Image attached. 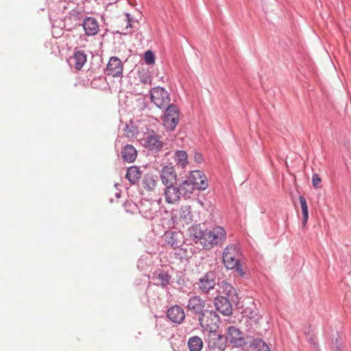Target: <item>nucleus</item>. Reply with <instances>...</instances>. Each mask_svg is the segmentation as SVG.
Wrapping results in <instances>:
<instances>
[{
  "label": "nucleus",
  "instance_id": "1",
  "mask_svg": "<svg viewBox=\"0 0 351 351\" xmlns=\"http://www.w3.org/2000/svg\"><path fill=\"white\" fill-rule=\"evenodd\" d=\"M188 232L193 243L201 245L206 250H210L215 245H221L226 239V232L221 226L208 229L200 224H193L189 228Z\"/></svg>",
  "mask_w": 351,
  "mask_h": 351
},
{
  "label": "nucleus",
  "instance_id": "2",
  "mask_svg": "<svg viewBox=\"0 0 351 351\" xmlns=\"http://www.w3.org/2000/svg\"><path fill=\"white\" fill-rule=\"evenodd\" d=\"M243 258V254L239 243L228 244L223 249L222 262L224 267L228 270L234 269L242 277L245 275Z\"/></svg>",
  "mask_w": 351,
  "mask_h": 351
},
{
  "label": "nucleus",
  "instance_id": "3",
  "mask_svg": "<svg viewBox=\"0 0 351 351\" xmlns=\"http://www.w3.org/2000/svg\"><path fill=\"white\" fill-rule=\"evenodd\" d=\"M161 136L155 131L151 130L144 134L141 139L143 146L151 154H155L162 150L165 143L161 141Z\"/></svg>",
  "mask_w": 351,
  "mask_h": 351
},
{
  "label": "nucleus",
  "instance_id": "4",
  "mask_svg": "<svg viewBox=\"0 0 351 351\" xmlns=\"http://www.w3.org/2000/svg\"><path fill=\"white\" fill-rule=\"evenodd\" d=\"M222 335L227 345L229 344L237 348L246 346V337H244L240 329L235 326H228Z\"/></svg>",
  "mask_w": 351,
  "mask_h": 351
},
{
  "label": "nucleus",
  "instance_id": "5",
  "mask_svg": "<svg viewBox=\"0 0 351 351\" xmlns=\"http://www.w3.org/2000/svg\"><path fill=\"white\" fill-rule=\"evenodd\" d=\"M185 308L190 316L197 319L208 308V305L200 295H194L189 298Z\"/></svg>",
  "mask_w": 351,
  "mask_h": 351
},
{
  "label": "nucleus",
  "instance_id": "6",
  "mask_svg": "<svg viewBox=\"0 0 351 351\" xmlns=\"http://www.w3.org/2000/svg\"><path fill=\"white\" fill-rule=\"evenodd\" d=\"M246 335V346L256 351H270L265 341L261 338L263 334L258 329L247 328Z\"/></svg>",
  "mask_w": 351,
  "mask_h": 351
},
{
  "label": "nucleus",
  "instance_id": "7",
  "mask_svg": "<svg viewBox=\"0 0 351 351\" xmlns=\"http://www.w3.org/2000/svg\"><path fill=\"white\" fill-rule=\"evenodd\" d=\"M217 274L215 271H208L206 272L196 282L197 289L201 293H208L210 291L215 289L216 285H218Z\"/></svg>",
  "mask_w": 351,
  "mask_h": 351
},
{
  "label": "nucleus",
  "instance_id": "8",
  "mask_svg": "<svg viewBox=\"0 0 351 351\" xmlns=\"http://www.w3.org/2000/svg\"><path fill=\"white\" fill-rule=\"evenodd\" d=\"M242 313L243 317L246 318L247 327L250 326L248 328L258 329L260 321L262 320L263 315L261 314L254 301H251L250 306L245 307L243 310Z\"/></svg>",
  "mask_w": 351,
  "mask_h": 351
},
{
  "label": "nucleus",
  "instance_id": "9",
  "mask_svg": "<svg viewBox=\"0 0 351 351\" xmlns=\"http://www.w3.org/2000/svg\"><path fill=\"white\" fill-rule=\"evenodd\" d=\"M199 325L204 330L210 332V333L215 332L217 324L219 322V317L218 314L213 310L208 308L205 312L197 318Z\"/></svg>",
  "mask_w": 351,
  "mask_h": 351
},
{
  "label": "nucleus",
  "instance_id": "10",
  "mask_svg": "<svg viewBox=\"0 0 351 351\" xmlns=\"http://www.w3.org/2000/svg\"><path fill=\"white\" fill-rule=\"evenodd\" d=\"M150 99L160 109H163L171 104L169 93L165 88L160 86H156L151 89Z\"/></svg>",
  "mask_w": 351,
  "mask_h": 351
},
{
  "label": "nucleus",
  "instance_id": "11",
  "mask_svg": "<svg viewBox=\"0 0 351 351\" xmlns=\"http://www.w3.org/2000/svg\"><path fill=\"white\" fill-rule=\"evenodd\" d=\"M162 121L164 125L169 130H173L178 123L179 110L176 105L171 104L163 109Z\"/></svg>",
  "mask_w": 351,
  "mask_h": 351
},
{
  "label": "nucleus",
  "instance_id": "12",
  "mask_svg": "<svg viewBox=\"0 0 351 351\" xmlns=\"http://www.w3.org/2000/svg\"><path fill=\"white\" fill-rule=\"evenodd\" d=\"M205 342L206 351H225L228 346L223 336L216 332L209 333Z\"/></svg>",
  "mask_w": 351,
  "mask_h": 351
},
{
  "label": "nucleus",
  "instance_id": "13",
  "mask_svg": "<svg viewBox=\"0 0 351 351\" xmlns=\"http://www.w3.org/2000/svg\"><path fill=\"white\" fill-rule=\"evenodd\" d=\"M149 278L155 286L165 289H168V286L170 285L171 280V276L168 273V271L162 269H156L152 273Z\"/></svg>",
  "mask_w": 351,
  "mask_h": 351
},
{
  "label": "nucleus",
  "instance_id": "14",
  "mask_svg": "<svg viewBox=\"0 0 351 351\" xmlns=\"http://www.w3.org/2000/svg\"><path fill=\"white\" fill-rule=\"evenodd\" d=\"M236 301L226 298L224 295H216L214 298V305L216 310L224 316H229L232 313V303Z\"/></svg>",
  "mask_w": 351,
  "mask_h": 351
},
{
  "label": "nucleus",
  "instance_id": "15",
  "mask_svg": "<svg viewBox=\"0 0 351 351\" xmlns=\"http://www.w3.org/2000/svg\"><path fill=\"white\" fill-rule=\"evenodd\" d=\"M160 178L164 186L177 184L179 180L175 167L173 166H163L160 171Z\"/></svg>",
  "mask_w": 351,
  "mask_h": 351
},
{
  "label": "nucleus",
  "instance_id": "16",
  "mask_svg": "<svg viewBox=\"0 0 351 351\" xmlns=\"http://www.w3.org/2000/svg\"><path fill=\"white\" fill-rule=\"evenodd\" d=\"M187 178L190 179L191 183H194L195 187L198 191H204L208 186L206 176L202 171H192Z\"/></svg>",
  "mask_w": 351,
  "mask_h": 351
},
{
  "label": "nucleus",
  "instance_id": "17",
  "mask_svg": "<svg viewBox=\"0 0 351 351\" xmlns=\"http://www.w3.org/2000/svg\"><path fill=\"white\" fill-rule=\"evenodd\" d=\"M165 243L176 250L184 243V236L180 231H169L164 234Z\"/></svg>",
  "mask_w": 351,
  "mask_h": 351
},
{
  "label": "nucleus",
  "instance_id": "18",
  "mask_svg": "<svg viewBox=\"0 0 351 351\" xmlns=\"http://www.w3.org/2000/svg\"><path fill=\"white\" fill-rule=\"evenodd\" d=\"M165 186L164 195L165 201L168 204H175L177 202L182 196L179 183L168 184Z\"/></svg>",
  "mask_w": 351,
  "mask_h": 351
},
{
  "label": "nucleus",
  "instance_id": "19",
  "mask_svg": "<svg viewBox=\"0 0 351 351\" xmlns=\"http://www.w3.org/2000/svg\"><path fill=\"white\" fill-rule=\"evenodd\" d=\"M123 73V63L117 56H112L110 58L106 69L107 75L112 77H120Z\"/></svg>",
  "mask_w": 351,
  "mask_h": 351
},
{
  "label": "nucleus",
  "instance_id": "20",
  "mask_svg": "<svg viewBox=\"0 0 351 351\" xmlns=\"http://www.w3.org/2000/svg\"><path fill=\"white\" fill-rule=\"evenodd\" d=\"M167 317L172 323L180 324L184 320L186 315L180 306L175 304L167 309Z\"/></svg>",
  "mask_w": 351,
  "mask_h": 351
},
{
  "label": "nucleus",
  "instance_id": "21",
  "mask_svg": "<svg viewBox=\"0 0 351 351\" xmlns=\"http://www.w3.org/2000/svg\"><path fill=\"white\" fill-rule=\"evenodd\" d=\"M219 290L217 295H224L226 298L231 299L234 301L238 300V293L237 289L229 282L222 280L218 282Z\"/></svg>",
  "mask_w": 351,
  "mask_h": 351
},
{
  "label": "nucleus",
  "instance_id": "22",
  "mask_svg": "<svg viewBox=\"0 0 351 351\" xmlns=\"http://www.w3.org/2000/svg\"><path fill=\"white\" fill-rule=\"evenodd\" d=\"M87 61V54L84 50L75 49L73 55L70 57L69 63L71 66H73L74 68L80 71L82 69L84 64Z\"/></svg>",
  "mask_w": 351,
  "mask_h": 351
},
{
  "label": "nucleus",
  "instance_id": "23",
  "mask_svg": "<svg viewBox=\"0 0 351 351\" xmlns=\"http://www.w3.org/2000/svg\"><path fill=\"white\" fill-rule=\"evenodd\" d=\"M82 27L86 36H93L98 33L99 25L95 17L86 16L83 19Z\"/></svg>",
  "mask_w": 351,
  "mask_h": 351
},
{
  "label": "nucleus",
  "instance_id": "24",
  "mask_svg": "<svg viewBox=\"0 0 351 351\" xmlns=\"http://www.w3.org/2000/svg\"><path fill=\"white\" fill-rule=\"evenodd\" d=\"M143 173L140 167L136 165L131 166L128 168L125 178L128 179L130 184L135 185L138 184L142 177Z\"/></svg>",
  "mask_w": 351,
  "mask_h": 351
},
{
  "label": "nucleus",
  "instance_id": "25",
  "mask_svg": "<svg viewBox=\"0 0 351 351\" xmlns=\"http://www.w3.org/2000/svg\"><path fill=\"white\" fill-rule=\"evenodd\" d=\"M158 176L151 173L143 175L142 178V186L147 191H153L158 183Z\"/></svg>",
  "mask_w": 351,
  "mask_h": 351
},
{
  "label": "nucleus",
  "instance_id": "26",
  "mask_svg": "<svg viewBox=\"0 0 351 351\" xmlns=\"http://www.w3.org/2000/svg\"><path fill=\"white\" fill-rule=\"evenodd\" d=\"M122 159L125 162H133L137 157V151L132 145H125L121 152Z\"/></svg>",
  "mask_w": 351,
  "mask_h": 351
},
{
  "label": "nucleus",
  "instance_id": "27",
  "mask_svg": "<svg viewBox=\"0 0 351 351\" xmlns=\"http://www.w3.org/2000/svg\"><path fill=\"white\" fill-rule=\"evenodd\" d=\"M179 186L182 196L185 198H190L193 191L197 190L194 183H191L190 179L188 178L182 180L181 182L179 183Z\"/></svg>",
  "mask_w": 351,
  "mask_h": 351
},
{
  "label": "nucleus",
  "instance_id": "28",
  "mask_svg": "<svg viewBox=\"0 0 351 351\" xmlns=\"http://www.w3.org/2000/svg\"><path fill=\"white\" fill-rule=\"evenodd\" d=\"M193 214L191 208L189 206H182L179 211L180 221L188 225L193 221Z\"/></svg>",
  "mask_w": 351,
  "mask_h": 351
},
{
  "label": "nucleus",
  "instance_id": "29",
  "mask_svg": "<svg viewBox=\"0 0 351 351\" xmlns=\"http://www.w3.org/2000/svg\"><path fill=\"white\" fill-rule=\"evenodd\" d=\"M203 341L198 336H193L190 337L187 342L189 351H201L203 348Z\"/></svg>",
  "mask_w": 351,
  "mask_h": 351
},
{
  "label": "nucleus",
  "instance_id": "30",
  "mask_svg": "<svg viewBox=\"0 0 351 351\" xmlns=\"http://www.w3.org/2000/svg\"><path fill=\"white\" fill-rule=\"evenodd\" d=\"M83 12L80 10L78 8H75L68 13L66 16V19H69L71 21L74 22H80L83 17Z\"/></svg>",
  "mask_w": 351,
  "mask_h": 351
},
{
  "label": "nucleus",
  "instance_id": "31",
  "mask_svg": "<svg viewBox=\"0 0 351 351\" xmlns=\"http://www.w3.org/2000/svg\"><path fill=\"white\" fill-rule=\"evenodd\" d=\"M175 160L177 165L184 167L188 162V156L185 151L178 150L175 153Z\"/></svg>",
  "mask_w": 351,
  "mask_h": 351
},
{
  "label": "nucleus",
  "instance_id": "32",
  "mask_svg": "<svg viewBox=\"0 0 351 351\" xmlns=\"http://www.w3.org/2000/svg\"><path fill=\"white\" fill-rule=\"evenodd\" d=\"M140 82L143 84H150L152 83V76L147 70L142 69L138 71Z\"/></svg>",
  "mask_w": 351,
  "mask_h": 351
},
{
  "label": "nucleus",
  "instance_id": "33",
  "mask_svg": "<svg viewBox=\"0 0 351 351\" xmlns=\"http://www.w3.org/2000/svg\"><path fill=\"white\" fill-rule=\"evenodd\" d=\"M176 251L175 252L176 256L179 258L180 261L186 260L189 258V254L187 251V249L179 247L176 249Z\"/></svg>",
  "mask_w": 351,
  "mask_h": 351
},
{
  "label": "nucleus",
  "instance_id": "34",
  "mask_svg": "<svg viewBox=\"0 0 351 351\" xmlns=\"http://www.w3.org/2000/svg\"><path fill=\"white\" fill-rule=\"evenodd\" d=\"M144 60L147 64L151 65L155 62V55L151 50H147L144 53Z\"/></svg>",
  "mask_w": 351,
  "mask_h": 351
},
{
  "label": "nucleus",
  "instance_id": "35",
  "mask_svg": "<svg viewBox=\"0 0 351 351\" xmlns=\"http://www.w3.org/2000/svg\"><path fill=\"white\" fill-rule=\"evenodd\" d=\"M299 200L301 206L302 213L308 214V206L305 197L303 195H300L299 196Z\"/></svg>",
  "mask_w": 351,
  "mask_h": 351
},
{
  "label": "nucleus",
  "instance_id": "36",
  "mask_svg": "<svg viewBox=\"0 0 351 351\" xmlns=\"http://www.w3.org/2000/svg\"><path fill=\"white\" fill-rule=\"evenodd\" d=\"M322 180L317 173H313L312 176V184L315 188H319V184Z\"/></svg>",
  "mask_w": 351,
  "mask_h": 351
},
{
  "label": "nucleus",
  "instance_id": "37",
  "mask_svg": "<svg viewBox=\"0 0 351 351\" xmlns=\"http://www.w3.org/2000/svg\"><path fill=\"white\" fill-rule=\"evenodd\" d=\"M194 160L197 163H202L204 161L202 154L199 152H195L194 154Z\"/></svg>",
  "mask_w": 351,
  "mask_h": 351
},
{
  "label": "nucleus",
  "instance_id": "38",
  "mask_svg": "<svg viewBox=\"0 0 351 351\" xmlns=\"http://www.w3.org/2000/svg\"><path fill=\"white\" fill-rule=\"evenodd\" d=\"M309 342L314 346V348H317V337L314 335H311L308 339Z\"/></svg>",
  "mask_w": 351,
  "mask_h": 351
},
{
  "label": "nucleus",
  "instance_id": "39",
  "mask_svg": "<svg viewBox=\"0 0 351 351\" xmlns=\"http://www.w3.org/2000/svg\"><path fill=\"white\" fill-rule=\"evenodd\" d=\"M125 17L127 19V25L125 27V29H128V27H132V23H131V16L129 13H125Z\"/></svg>",
  "mask_w": 351,
  "mask_h": 351
},
{
  "label": "nucleus",
  "instance_id": "40",
  "mask_svg": "<svg viewBox=\"0 0 351 351\" xmlns=\"http://www.w3.org/2000/svg\"><path fill=\"white\" fill-rule=\"evenodd\" d=\"M308 219V214H302V225L305 226L307 223Z\"/></svg>",
  "mask_w": 351,
  "mask_h": 351
},
{
  "label": "nucleus",
  "instance_id": "41",
  "mask_svg": "<svg viewBox=\"0 0 351 351\" xmlns=\"http://www.w3.org/2000/svg\"><path fill=\"white\" fill-rule=\"evenodd\" d=\"M147 210H144L142 208H139V212L141 213H145L146 214L147 213Z\"/></svg>",
  "mask_w": 351,
  "mask_h": 351
},
{
  "label": "nucleus",
  "instance_id": "42",
  "mask_svg": "<svg viewBox=\"0 0 351 351\" xmlns=\"http://www.w3.org/2000/svg\"><path fill=\"white\" fill-rule=\"evenodd\" d=\"M335 351H342V350L341 349V348L339 346H337L335 349Z\"/></svg>",
  "mask_w": 351,
  "mask_h": 351
},
{
  "label": "nucleus",
  "instance_id": "43",
  "mask_svg": "<svg viewBox=\"0 0 351 351\" xmlns=\"http://www.w3.org/2000/svg\"><path fill=\"white\" fill-rule=\"evenodd\" d=\"M116 33L119 34H128L127 32H119V31H117Z\"/></svg>",
  "mask_w": 351,
  "mask_h": 351
}]
</instances>
